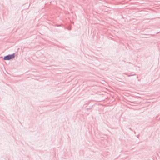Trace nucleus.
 Here are the masks:
<instances>
[{"instance_id":"obj_1","label":"nucleus","mask_w":160,"mask_h":160,"mask_svg":"<svg viewBox=\"0 0 160 160\" xmlns=\"http://www.w3.org/2000/svg\"><path fill=\"white\" fill-rule=\"evenodd\" d=\"M3 60H10V54H8V55L4 56L3 58Z\"/></svg>"},{"instance_id":"obj_2","label":"nucleus","mask_w":160,"mask_h":160,"mask_svg":"<svg viewBox=\"0 0 160 160\" xmlns=\"http://www.w3.org/2000/svg\"><path fill=\"white\" fill-rule=\"evenodd\" d=\"M15 57L14 54L11 55V59L14 58Z\"/></svg>"}]
</instances>
